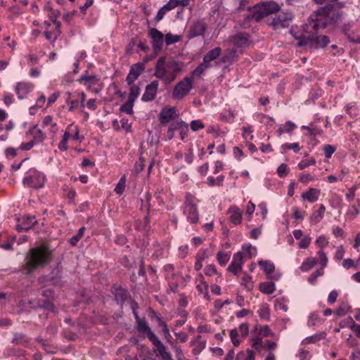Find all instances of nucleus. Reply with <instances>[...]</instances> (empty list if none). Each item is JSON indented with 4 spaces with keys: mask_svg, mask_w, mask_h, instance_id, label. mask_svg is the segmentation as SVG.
I'll list each match as a JSON object with an SVG mask.
<instances>
[{
    "mask_svg": "<svg viewBox=\"0 0 360 360\" xmlns=\"http://www.w3.org/2000/svg\"><path fill=\"white\" fill-rule=\"evenodd\" d=\"M229 258L230 255L224 252H219L217 255V259L221 266H224L229 261Z\"/></svg>",
    "mask_w": 360,
    "mask_h": 360,
    "instance_id": "nucleus-47",
    "label": "nucleus"
},
{
    "mask_svg": "<svg viewBox=\"0 0 360 360\" xmlns=\"http://www.w3.org/2000/svg\"><path fill=\"white\" fill-rule=\"evenodd\" d=\"M302 148L300 146L299 143H285L281 146V150L283 152H285L287 150H292L295 153H298Z\"/></svg>",
    "mask_w": 360,
    "mask_h": 360,
    "instance_id": "nucleus-36",
    "label": "nucleus"
},
{
    "mask_svg": "<svg viewBox=\"0 0 360 360\" xmlns=\"http://www.w3.org/2000/svg\"><path fill=\"white\" fill-rule=\"evenodd\" d=\"M167 278L169 282V289L172 292H176L179 288L178 282L175 281L174 277L169 276L168 274Z\"/></svg>",
    "mask_w": 360,
    "mask_h": 360,
    "instance_id": "nucleus-46",
    "label": "nucleus"
},
{
    "mask_svg": "<svg viewBox=\"0 0 360 360\" xmlns=\"http://www.w3.org/2000/svg\"><path fill=\"white\" fill-rule=\"evenodd\" d=\"M144 70V65L142 63H136L130 68L129 73L127 76L126 81L129 85H131L137 79L140 75Z\"/></svg>",
    "mask_w": 360,
    "mask_h": 360,
    "instance_id": "nucleus-15",
    "label": "nucleus"
},
{
    "mask_svg": "<svg viewBox=\"0 0 360 360\" xmlns=\"http://www.w3.org/2000/svg\"><path fill=\"white\" fill-rule=\"evenodd\" d=\"M71 134H72V139L74 140L82 141L84 139L83 136H79V129L77 126L73 125Z\"/></svg>",
    "mask_w": 360,
    "mask_h": 360,
    "instance_id": "nucleus-55",
    "label": "nucleus"
},
{
    "mask_svg": "<svg viewBox=\"0 0 360 360\" xmlns=\"http://www.w3.org/2000/svg\"><path fill=\"white\" fill-rule=\"evenodd\" d=\"M232 42L235 46L245 48L249 45L248 35L244 33L236 34L232 38Z\"/></svg>",
    "mask_w": 360,
    "mask_h": 360,
    "instance_id": "nucleus-19",
    "label": "nucleus"
},
{
    "mask_svg": "<svg viewBox=\"0 0 360 360\" xmlns=\"http://www.w3.org/2000/svg\"><path fill=\"white\" fill-rule=\"evenodd\" d=\"M128 297V292L123 288L116 289L115 292V299L118 304L122 305Z\"/></svg>",
    "mask_w": 360,
    "mask_h": 360,
    "instance_id": "nucleus-26",
    "label": "nucleus"
},
{
    "mask_svg": "<svg viewBox=\"0 0 360 360\" xmlns=\"http://www.w3.org/2000/svg\"><path fill=\"white\" fill-rule=\"evenodd\" d=\"M323 274V270L321 268V269H318L316 271H314L308 278V281L310 283L314 284L317 277L322 276Z\"/></svg>",
    "mask_w": 360,
    "mask_h": 360,
    "instance_id": "nucleus-51",
    "label": "nucleus"
},
{
    "mask_svg": "<svg viewBox=\"0 0 360 360\" xmlns=\"http://www.w3.org/2000/svg\"><path fill=\"white\" fill-rule=\"evenodd\" d=\"M152 40V46L155 53H158L163 46L164 34L156 28H151L148 32Z\"/></svg>",
    "mask_w": 360,
    "mask_h": 360,
    "instance_id": "nucleus-12",
    "label": "nucleus"
},
{
    "mask_svg": "<svg viewBox=\"0 0 360 360\" xmlns=\"http://www.w3.org/2000/svg\"><path fill=\"white\" fill-rule=\"evenodd\" d=\"M260 290L265 294H271L275 291V285L272 282H264L259 285Z\"/></svg>",
    "mask_w": 360,
    "mask_h": 360,
    "instance_id": "nucleus-34",
    "label": "nucleus"
},
{
    "mask_svg": "<svg viewBox=\"0 0 360 360\" xmlns=\"http://www.w3.org/2000/svg\"><path fill=\"white\" fill-rule=\"evenodd\" d=\"M177 6V0H169L162 8L167 12Z\"/></svg>",
    "mask_w": 360,
    "mask_h": 360,
    "instance_id": "nucleus-62",
    "label": "nucleus"
},
{
    "mask_svg": "<svg viewBox=\"0 0 360 360\" xmlns=\"http://www.w3.org/2000/svg\"><path fill=\"white\" fill-rule=\"evenodd\" d=\"M326 207L323 205H321L319 209L314 213H313L310 217L311 220L315 223H318L323 217Z\"/></svg>",
    "mask_w": 360,
    "mask_h": 360,
    "instance_id": "nucleus-35",
    "label": "nucleus"
},
{
    "mask_svg": "<svg viewBox=\"0 0 360 360\" xmlns=\"http://www.w3.org/2000/svg\"><path fill=\"white\" fill-rule=\"evenodd\" d=\"M33 85L27 82H18L15 87V91L19 99L24 98L32 91Z\"/></svg>",
    "mask_w": 360,
    "mask_h": 360,
    "instance_id": "nucleus-18",
    "label": "nucleus"
},
{
    "mask_svg": "<svg viewBox=\"0 0 360 360\" xmlns=\"http://www.w3.org/2000/svg\"><path fill=\"white\" fill-rule=\"evenodd\" d=\"M251 278H252L250 276H245L243 278V285H244L248 290L252 289L253 287Z\"/></svg>",
    "mask_w": 360,
    "mask_h": 360,
    "instance_id": "nucleus-63",
    "label": "nucleus"
},
{
    "mask_svg": "<svg viewBox=\"0 0 360 360\" xmlns=\"http://www.w3.org/2000/svg\"><path fill=\"white\" fill-rule=\"evenodd\" d=\"M295 39L298 40L297 46H308L311 49H317L328 45L330 42L328 37L320 35L314 37L302 36H295Z\"/></svg>",
    "mask_w": 360,
    "mask_h": 360,
    "instance_id": "nucleus-5",
    "label": "nucleus"
},
{
    "mask_svg": "<svg viewBox=\"0 0 360 360\" xmlns=\"http://www.w3.org/2000/svg\"><path fill=\"white\" fill-rule=\"evenodd\" d=\"M293 15L290 12H281L276 18L272 19L270 25L274 30H278L282 27H287L290 25Z\"/></svg>",
    "mask_w": 360,
    "mask_h": 360,
    "instance_id": "nucleus-10",
    "label": "nucleus"
},
{
    "mask_svg": "<svg viewBox=\"0 0 360 360\" xmlns=\"http://www.w3.org/2000/svg\"><path fill=\"white\" fill-rule=\"evenodd\" d=\"M248 8V13L244 15L243 20H239L243 28L249 27L250 21L259 22L266 16L275 13L279 10V6L274 1H266L252 8Z\"/></svg>",
    "mask_w": 360,
    "mask_h": 360,
    "instance_id": "nucleus-2",
    "label": "nucleus"
},
{
    "mask_svg": "<svg viewBox=\"0 0 360 360\" xmlns=\"http://www.w3.org/2000/svg\"><path fill=\"white\" fill-rule=\"evenodd\" d=\"M210 66V64L206 63L202 61L193 72H192V76L193 77H199Z\"/></svg>",
    "mask_w": 360,
    "mask_h": 360,
    "instance_id": "nucleus-37",
    "label": "nucleus"
},
{
    "mask_svg": "<svg viewBox=\"0 0 360 360\" xmlns=\"http://www.w3.org/2000/svg\"><path fill=\"white\" fill-rule=\"evenodd\" d=\"M205 274L212 276L217 273L216 267L214 265H208L205 269Z\"/></svg>",
    "mask_w": 360,
    "mask_h": 360,
    "instance_id": "nucleus-64",
    "label": "nucleus"
},
{
    "mask_svg": "<svg viewBox=\"0 0 360 360\" xmlns=\"http://www.w3.org/2000/svg\"><path fill=\"white\" fill-rule=\"evenodd\" d=\"M22 182L24 185L34 188H40L44 186L45 182V176L41 172L34 171L33 174L25 176Z\"/></svg>",
    "mask_w": 360,
    "mask_h": 360,
    "instance_id": "nucleus-9",
    "label": "nucleus"
},
{
    "mask_svg": "<svg viewBox=\"0 0 360 360\" xmlns=\"http://www.w3.org/2000/svg\"><path fill=\"white\" fill-rule=\"evenodd\" d=\"M238 333H240V335L243 338L246 337L248 335L249 333V326L246 323H243L240 325L238 330Z\"/></svg>",
    "mask_w": 360,
    "mask_h": 360,
    "instance_id": "nucleus-54",
    "label": "nucleus"
},
{
    "mask_svg": "<svg viewBox=\"0 0 360 360\" xmlns=\"http://www.w3.org/2000/svg\"><path fill=\"white\" fill-rule=\"evenodd\" d=\"M320 191L316 188H311L307 192L302 194V198L304 200H307L310 202H316L319 196Z\"/></svg>",
    "mask_w": 360,
    "mask_h": 360,
    "instance_id": "nucleus-21",
    "label": "nucleus"
},
{
    "mask_svg": "<svg viewBox=\"0 0 360 360\" xmlns=\"http://www.w3.org/2000/svg\"><path fill=\"white\" fill-rule=\"evenodd\" d=\"M12 342L15 345H27L30 340L22 333H15Z\"/></svg>",
    "mask_w": 360,
    "mask_h": 360,
    "instance_id": "nucleus-30",
    "label": "nucleus"
},
{
    "mask_svg": "<svg viewBox=\"0 0 360 360\" xmlns=\"http://www.w3.org/2000/svg\"><path fill=\"white\" fill-rule=\"evenodd\" d=\"M136 329L141 334H146L149 340L155 346L158 352L164 351V345L158 339L156 335L151 330L146 320L143 319L136 323Z\"/></svg>",
    "mask_w": 360,
    "mask_h": 360,
    "instance_id": "nucleus-7",
    "label": "nucleus"
},
{
    "mask_svg": "<svg viewBox=\"0 0 360 360\" xmlns=\"http://www.w3.org/2000/svg\"><path fill=\"white\" fill-rule=\"evenodd\" d=\"M259 266H261L264 271L269 274L274 271V265L273 263L267 262V261H261L259 262Z\"/></svg>",
    "mask_w": 360,
    "mask_h": 360,
    "instance_id": "nucleus-43",
    "label": "nucleus"
},
{
    "mask_svg": "<svg viewBox=\"0 0 360 360\" xmlns=\"http://www.w3.org/2000/svg\"><path fill=\"white\" fill-rule=\"evenodd\" d=\"M317 255L319 258V263L321 266V268L323 269L324 267L326 266L328 264V258L326 257V255L325 254L323 250H319L317 252Z\"/></svg>",
    "mask_w": 360,
    "mask_h": 360,
    "instance_id": "nucleus-50",
    "label": "nucleus"
},
{
    "mask_svg": "<svg viewBox=\"0 0 360 360\" xmlns=\"http://www.w3.org/2000/svg\"><path fill=\"white\" fill-rule=\"evenodd\" d=\"M297 126L291 121L286 122L284 124H281L276 131L277 135L281 136L283 133H291Z\"/></svg>",
    "mask_w": 360,
    "mask_h": 360,
    "instance_id": "nucleus-24",
    "label": "nucleus"
},
{
    "mask_svg": "<svg viewBox=\"0 0 360 360\" xmlns=\"http://www.w3.org/2000/svg\"><path fill=\"white\" fill-rule=\"evenodd\" d=\"M326 13V8L323 7L320 8L316 11V18H311L308 20V22L304 25L303 26V33L301 34H297L294 33L292 30H291V34L295 36H302L304 35L306 37H314V35L317 34L319 22L323 21V15H324Z\"/></svg>",
    "mask_w": 360,
    "mask_h": 360,
    "instance_id": "nucleus-4",
    "label": "nucleus"
},
{
    "mask_svg": "<svg viewBox=\"0 0 360 360\" xmlns=\"http://www.w3.org/2000/svg\"><path fill=\"white\" fill-rule=\"evenodd\" d=\"M230 215L229 221L234 225L240 224L243 216V211L236 205L231 206L227 211Z\"/></svg>",
    "mask_w": 360,
    "mask_h": 360,
    "instance_id": "nucleus-17",
    "label": "nucleus"
},
{
    "mask_svg": "<svg viewBox=\"0 0 360 360\" xmlns=\"http://www.w3.org/2000/svg\"><path fill=\"white\" fill-rule=\"evenodd\" d=\"M335 151V148L331 145H326L324 147V154L326 158H330Z\"/></svg>",
    "mask_w": 360,
    "mask_h": 360,
    "instance_id": "nucleus-60",
    "label": "nucleus"
},
{
    "mask_svg": "<svg viewBox=\"0 0 360 360\" xmlns=\"http://www.w3.org/2000/svg\"><path fill=\"white\" fill-rule=\"evenodd\" d=\"M328 243V241L327 238L323 236L318 237L316 240V244L320 248V250H323V248L326 246Z\"/></svg>",
    "mask_w": 360,
    "mask_h": 360,
    "instance_id": "nucleus-56",
    "label": "nucleus"
},
{
    "mask_svg": "<svg viewBox=\"0 0 360 360\" xmlns=\"http://www.w3.org/2000/svg\"><path fill=\"white\" fill-rule=\"evenodd\" d=\"M193 81L191 77H186L179 82L174 87L172 98L174 99H183L193 89Z\"/></svg>",
    "mask_w": 360,
    "mask_h": 360,
    "instance_id": "nucleus-8",
    "label": "nucleus"
},
{
    "mask_svg": "<svg viewBox=\"0 0 360 360\" xmlns=\"http://www.w3.org/2000/svg\"><path fill=\"white\" fill-rule=\"evenodd\" d=\"M230 338L235 347L239 346L240 340H239V333L237 328H233L230 331Z\"/></svg>",
    "mask_w": 360,
    "mask_h": 360,
    "instance_id": "nucleus-40",
    "label": "nucleus"
},
{
    "mask_svg": "<svg viewBox=\"0 0 360 360\" xmlns=\"http://www.w3.org/2000/svg\"><path fill=\"white\" fill-rule=\"evenodd\" d=\"M140 91V88L137 85L132 84L130 87L129 99L134 102L137 97L139 96Z\"/></svg>",
    "mask_w": 360,
    "mask_h": 360,
    "instance_id": "nucleus-38",
    "label": "nucleus"
},
{
    "mask_svg": "<svg viewBox=\"0 0 360 360\" xmlns=\"http://www.w3.org/2000/svg\"><path fill=\"white\" fill-rule=\"evenodd\" d=\"M159 82L157 80L153 81L147 85L144 94L142 96V101L148 102L153 101L157 94Z\"/></svg>",
    "mask_w": 360,
    "mask_h": 360,
    "instance_id": "nucleus-14",
    "label": "nucleus"
},
{
    "mask_svg": "<svg viewBox=\"0 0 360 360\" xmlns=\"http://www.w3.org/2000/svg\"><path fill=\"white\" fill-rule=\"evenodd\" d=\"M34 219V217H27L25 218L22 223L17 226L18 231H27L33 227L37 223Z\"/></svg>",
    "mask_w": 360,
    "mask_h": 360,
    "instance_id": "nucleus-22",
    "label": "nucleus"
},
{
    "mask_svg": "<svg viewBox=\"0 0 360 360\" xmlns=\"http://www.w3.org/2000/svg\"><path fill=\"white\" fill-rule=\"evenodd\" d=\"M178 115L174 107L163 108L160 112V121L162 124H165L171 120L175 119Z\"/></svg>",
    "mask_w": 360,
    "mask_h": 360,
    "instance_id": "nucleus-16",
    "label": "nucleus"
},
{
    "mask_svg": "<svg viewBox=\"0 0 360 360\" xmlns=\"http://www.w3.org/2000/svg\"><path fill=\"white\" fill-rule=\"evenodd\" d=\"M207 25L204 19H198L193 22L188 32V37L192 39L202 36L205 32Z\"/></svg>",
    "mask_w": 360,
    "mask_h": 360,
    "instance_id": "nucleus-11",
    "label": "nucleus"
},
{
    "mask_svg": "<svg viewBox=\"0 0 360 360\" xmlns=\"http://www.w3.org/2000/svg\"><path fill=\"white\" fill-rule=\"evenodd\" d=\"M183 126L186 127L187 128V124L181 121V122H172L166 133V138L168 140H171L174 137V133L175 131L180 129Z\"/></svg>",
    "mask_w": 360,
    "mask_h": 360,
    "instance_id": "nucleus-20",
    "label": "nucleus"
},
{
    "mask_svg": "<svg viewBox=\"0 0 360 360\" xmlns=\"http://www.w3.org/2000/svg\"><path fill=\"white\" fill-rule=\"evenodd\" d=\"M221 49L219 47H216L210 50L203 58L204 62L210 64V63L217 58L221 54Z\"/></svg>",
    "mask_w": 360,
    "mask_h": 360,
    "instance_id": "nucleus-25",
    "label": "nucleus"
},
{
    "mask_svg": "<svg viewBox=\"0 0 360 360\" xmlns=\"http://www.w3.org/2000/svg\"><path fill=\"white\" fill-rule=\"evenodd\" d=\"M316 163V161L314 159H310V160H302L301 161L299 164H298V167L300 169H305L306 167L310 166V165H315Z\"/></svg>",
    "mask_w": 360,
    "mask_h": 360,
    "instance_id": "nucleus-52",
    "label": "nucleus"
},
{
    "mask_svg": "<svg viewBox=\"0 0 360 360\" xmlns=\"http://www.w3.org/2000/svg\"><path fill=\"white\" fill-rule=\"evenodd\" d=\"M236 360H255V352L250 349H248L246 352H240L237 354Z\"/></svg>",
    "mask_w": 360,
    "mask_h": 360,
    "instance_id": "nucleus-31",
    "label": "nucleus"
},
{
    "mask_svg": "<svg viewBox=\"0 0 360 360\" xmlns=\"http://www.w3.org/2000/svg\"><path fill=\"white\" fill-rule=\"evenodd\" d=\"M79 81L89 88L98 82V79L96 75H82Z\"/></svg>",
    "mask_w": 360,
    "mask_h": 360,
    "instance_id": "nucleus-27",
    "label": "nucleus"
},
{
    "mask_svg": "<svg viewBox=\"0 0 360 360\" xmlns=\"http://www.w3.org/2000/svg\"><path fill=\"white\" fill-rule=\"evenodd\" d=\"M200 335H198L195 340L191 342V345L193 347V352L194 354H200L205 347V342L200 340Z\"/></svg>",
    "mask_w": 360,
    "mask_h": 360,
    "instance_id": "nucleus-23",
    "label": "nucleus"
},
{
    "mask_svg": "<svg viewBox=\"0 0 360 360\" xmlns=\"http://www.w3.org/2000/svg\"><path fill=\"white\" fill-rule=\"evenodd\" d=\"M150 317H151V319H153V318L155 319V320L157 321L158 326L159 328H162V333L167 332V330H169V328H168L166 322L163 320V319L161 316L158 315L157 313L155 312L154 311H152Z\"/></svg>",
    "mask_w": 360,
    "mask_h": 360,
    "instance_id": "nucleus-29",
    "label": "nucleus"
},
{
    "mask_svg": "<svg viewBox=\"0 0 360 360\" xmlns=\"http://www.w3.org/2000/svg\"><path fill=\"white\" fill-rule=\"evenodd\" d=\"M181 40L180 35H174L171 33H167L165 35V43L167 45H171L176 43Z\"/></svg>",
    "mask_w": 360,
    "mask_h": 360,
    "instance_id": "nucleus-44",
    "label": "nucleus"
},
{
    "mask_svg": "<svg viewBox=\"0 0 360 360\" xmlns=\"http://www.w3.org/2000/svg\"><path fill=\"white\" fill-rule=\"evenodd\" d=\"M318 261L316 258H307L300 266V269L302 271H308L314 265L317 264Z\"/></svg>",
    "mask_w": 360,
    "mask_h": 360,
    "instance_id": "nucleus-33",
    "label": "nucleus"
},
{
    "mask_svg": "<svg viewBox=\"0 0 360 360\" xmlns=\"http://www.w3.org/2000/svg\"><path fill=\"white\" fill-rule=\"evenodd\" d=\"M261 319L268 320L269 319V309L266 304H262L258 310Z\"/></svg>",
    "mask_w": 360,
    "mask_h": 360,
    "instance_id": "nucleus-45",
    "label": "nucleus"
},
{
    "mask_svg": "<svg viewBox=\"0 0 360 360\" xmlns=\"http://www.w3.org/2000/svg\"><path fill=\"white\" fill-rule=\"evenodd\" d=\"M52 251L45 245L31 248L24 259V265L21 270L25 271L26 274L30 275L35 270L44 268L52 260Z\"/></svg>",
    "mask_w": 360,
    "mask_h": 360,
    "instance_id": "nucleus-1",
    "label": "nucleus"
},
{
    "mask_svg": "<svg viewBox=\"0 0 360 360\" xmlns=\"http://www.w3.org/2000/svg\"><path fill=\"white\" fill-rule=\"evenodd\" d=\"M204 127H205V125L199 120H193L191 123V128L194 131H198V129H203Z\"/></svg>",
    "mask_w": 360,
    "mask_h": 360,
    "instance_id": "nucleus-57",
    "label": "nucleus"
},
{
    "mask_svg": "<svg viewBox=\"0 0 360 360\" xmlns=\"http://www.w3.org/2000/svg\"><path fill=\"white\" fill-rule=\"evenodd\" d=\"M181 70V66L173 59L166 60V57H160L155 65L154 75L162 79L166 84L172 82L177 74Z\"/></svg>",
    "mask_w": 360,
    "mask_h": 360,
    "instance_id": "nucleus-3",
    "label": "nucleus"
},
{
    "mask_svg": "<svg viewBox=\"0 0 360 360\" xmlns=\"http://www.w3.org/2000/svg\"><path fill=\"white\" fill-rule=\"evenodd\" d=\"M66 102L69 105V111H73L80 106V103L78 101V98H75V96H72L70 93L68 94V97L67 98Z\"/></svg>",
    "mask_w": 360,
    "mask_h": 360,
    "instance_id": "nucleus-32",
    "label": "nucleus"
},
{
    "mask_svg": "<svg viewBox=\"0 0 360 360\" xmlns=\"http://www.w3.org/2000/svg\"><path fill=\"white\" fill-rule=\"evenodd\" d=\"M30 133L33 135V139L35 143H39L44 141L46 136L41 129H37V126H34L30 129Z\"/></svg>",
    "mask_w": 360,
    "mask_h": 360,
    "instance_id": "nucleus-28",
    "label": "nucleus"
},
{
    "mask_svg": "<svg viewBox=\"0 0 360 360\" xmlns=\"http://www.w3.org/2000/svg\"><path fill=\"white\" fill-rule=\"evenodd\" d=\"M184 214L187 216V221L191 224H197L199 221V213L195 198L190 193L185 196V204L184 206Z\"/></svg>",
    "mask_w": 360,
    "mask_h": 360,
    "instance_id": "nucleus-6",
    "label": "nucleus"
},
{
    "mask_svg": "<svg viewBox=\"0 0 360 360\" xmlns=\"http://www.w3.org/2000/svg\"><path fill=\"white\" fill-rule=\"evenodd\" d=\"M84 230H85V228L84 227H82L79 229L78 231V233L76 236H72L70 239V243L71 245H76L77 243H78V241L82 238V237L84 235Z\"/></svg>",
    "mask_w": 360,
    "mask_h": 360,
    "instance_id": "nucleus-49",
    "label": "nucleus"
},
{
    "mask_svg": "<svg viewBox=\"0 0 360 360\" xmlns=\"http://www.w3.org/2000/svg\"><path fill=\"white\" fill-rule=\"evenodd\" d=\"M236 4L238 5L236 10L238 11H240L245 10L248 4H250V0H235Z\"/></svg>",
    "mask_w": 360,
    "mask_h": 360,
    "instance_id": "nucleus-59",
    "label": "nucleus"
},
{
    "mask_svg": "<svg viewBox=\"0 0 360 360\" xmlns=\"http://www.w3.org/2000/svg\"><path fill=\"white\" fill-rule=\"evenodd\" d=\"M278 174L280 177L287 176L288 173V166L285 164H281L277 169Z\"/></svg>",
    "mask_w": 360,
    "mask_h": 360,
    "instance_id": "nucleus-58",
    "label": "nucleus"
},
{
    "mask_svg": "<svg viewBox=\"0 0 360 360\" xmlns=\"http://www.w3.org/2000/svg\"><path fill=\"white\" fill-rule=\"evenodd\" d=\"M349 308L350 307L347 302H342L335 311V314L338 316H344L349 311Z\"/></svg>",
    "mask_w": 360,
    "mask_h": 360,
    "instance_id": "nucleus-42",
    "label": "nucleus"
},
{
    "mask_svg": "<svg viewBox=\"0 0 360 360\" xmlns=\"http://www.w3.org/2000/svg\"><path fill=\"white\" fill-rule=\"evenodd\" d=\"M134 101L128 99V101L120 107V111L129 115L133 113Z\"/></svg>",
    "mask_w": 360,
    "mask_h": 360,
    "instance_id": "nucleus-39",
    "label": "nucleus"
},
{
    "mask_svg": "<svg viewBox=\"0 0 360 360\" xmlns=\"http://www.w3.org/2000/svg\"><path fill=\"white\" fill-rule=\"evenodd\" d=\"M311 238L307 236H304L301 241L299 243V248L301 249L307 248L311 243Z\"/></svg>",
    "mask_w": 360,
    "mask_h": 360,
    "instance_id": "nucleus-53",
    "label": "nucleus"
},
{
    "mask_svg": "<svg viewBox=\"0 0 360 360\" xmlns=\"http://www.w3.org/2000/svg\"><path fill=\"white\" fill-rule=\"evenodd\" d=\"M224 179V175L219 176L217 179H214L212 176H209L207 178V184L210 186H214L215 185L221 186Z\"/></svg>",
    "mask_w": 360,
    "mask_h": 360,
    "instance_id": "nucleus-41",
    "label": "nucleus"
},
{
    "mask_svg": "<svg viewBox=\"0 0 360 360\" xmlns=\"http://www.w3.org/2000/svg\"><path fill=\"white\" fill-rule=\"evenodd\" d=\"M244 253L238 252L233 255V260L231 264L229 266L227 270L235 275H238L242 271L243 259Z\"/></svg>",
    "mask_w": 360,
    "mask_h": 360,
    "instance_id": "nucleus-13",
    "label": "nucleus"
},
{
    "mask_svg": "<svg viewBox=\"0 0 360 360\" xmlns=\"http://www.w3.org/2000/svg\"><path fill=\"white\" fill-rule=\"evenodd\" d=\"M356 190V186H354L349 188L348 192L346 193V198L348 201H352L354 198Z\"/></svg>",
    "mask_w": 360,
    "mask_h": 360,
    "instance_id": "nucleus-61",
    "label": "nucleus"
},
{
    "mask_svg": "<svg viewBox=\"0 0 360 360\" xmlns=\"http://www.w3.org/2000/svg\"><path fill=\"white\" fill-rule=\"evenodd\" d=\"M125 183H126V178L125 176H123L119 181L118 184H117L115 192L117 194L121 195L123 193L125 188Z\"/></svg>",
    "mask_w": 360,
    "mask_h": 360,
    "instance_id": "nucleus-48",
    "label": "nucleus"
}]
</instances>
